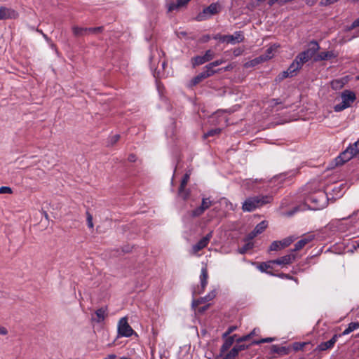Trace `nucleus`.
I'll use <instances>...</instances> for the list:
<instances>
[{
  "label": "nucleus",
  "mask_w": 359,
  "mask_h": 359,
  "mask_svg": "<svg viewBox=\"0 0 359 359\" xmlns=\"http://www.w3.org/2000/svg\"><path fill=\"white\" fill-rule=\"evenodd\" d=\"M271 196H259L250 197L243 203L242 209L243 211L251 212L257 208H259L271 201Z\"/></svg>",
  "instance_id": "nucleus-1"
},
{
  "label": "nucleus",
  "mask_w": 359,
  "mask_h": 359,
  "mask_svg": "<svg viewBox=\"0 0 359 359\" xmlns=\"http://www.w3.org/2000/svg\"><path fill=\"white\" fill-rule=\"evenodd\" d=\"M354 157H359V140L353 144H350L336 158V165H341Z\"/></svg>",
  "instance_id": "nucleus-2"
},
{
  "label": "nucleus",
  "mask_w": 359,
  "mask_h": 359,
  "mask_svg": "<svg viewBox=\"0 0 359 359\" xmlns=\"http://www.w3.org/2000/svg\"><path fill=\"white\" fill-rule=\"evenodd\" d=\"M320 46L316 41H311L309 48L300 53L295 58V60L299 62V64L302 67V65L311 60L319 50Z\"/></svg>",
  "instance_id": "nucleus-3"
},
{
  "label": "nucleus",
  "mask_w": 359,
  "mask_h": 359,
  "mask_svg": "<svg viewBox=\"0 0 359 359\" xmlns=\"http://www.w3.org/2000/svg\"><path fill=\"white\" fill-rule=\"evenodd\" d=\"M306 203H311V208L313 210L323 209L326 207L327 203V196L324 191H318L306 198Z\"/></svg>",
  "instance_id": "nucleus-4"
},
{
  "label": "nucleus",
  "mask_w": 359,
  "mask_h": 359,
  "mask_svg": "<svg viewBox=\"0 0 359 359\" xmlns=\"http://www.w3.org/2000/svg\"><path fill=\"white\" fill-rule=\"evenodd\" d=\"M341 102L334 107L335 111H341L344 109L351 107L355 100L356 97L353 92L351 90H344L341 95Z\"/></svg>",
  "instance_id": "nucleus-5"
},
{
  "label": "nucleus",
  "mask_w": 359,
  "mask_h": 359,
  "mask_svg": "<svg viewBox=\"0 0 359 359\" xmlns=\"http://www.w3.org/2000/svg\"><path fill=\"white\" fill-rule=\"evenodd\" d=\"M117 331L118 336L123 337H130L133 334H136L128 324L127 317H123L118 320Z\"/></svg>",
  "instance_id": "nucleus-6"
},
{
  "label": "nucleus",
  "mask_w": 359,
  "mask_h": 359,
  "mask_svg": "<svg viewBox=\"0 0 359 359\" xmlns=\"http://www.w3.org/2000/svg\"><path fill=\"white\" fill-rule=\"evenodd\" d=\"M221 10V6L218 3L211 4L208 7L203 9V12L198 15V20H204L212 15L219 13Z\"/></svg>",
  "instance_id": "nucleus-7"
},
{
  "label": "nucleus",
  "mask_w": 359,
  "mask_h": 359,
  "mask_svg": "<svg viewBox=\"0 0 359 359\" xmlns=\"http://www.w3.org/2000/svg\"><path fill=\"white\" fill-rule=\"evenodd\" d=\"M294 240H295L294 237L290 236V237L285 238L281 241H275L271 244V245L269 247V250L270 251H278L282 249H284V248L288 247L292 243H293Z\"/></svg>",
  "instance_id": "nucleus-8"
},
{
  "label": "nucleus",
  "mask_w": 359,
  "mask_h": 359,
  "mask_svg": "<svg viewBox=\"0 0 359 359\" xmlns=\"http://www.w3.org/2000/svg\"><path fill=\"white\" fill-rule=\"evenodd\" d=\"M212 237V232L208 233L205 236L202 238L198 243L194 245L191 248V253L196 255L200 250L205 248L209 243Z\"/></svg>",
  "instance_id": "nucleus-9"
},
{
  "label": "nucleus",
  "mask_w": 359,
  "mask_h": 359,
  "mask_svg": "<svg viewBox=\"0 0 359 359\" xmlns=\"http://www.w3.org/2000/svg\"><path fill=\"white\" fill-rule=\"evenodd\" d=\"M18 17V13L12 8L0 7V20H13Z\"/></svg>",
  "instance_id": "nucleus-10"
},
{
  "label": "nucleus",
  "mask_w": 359,
  "mask_h": 359,
  "mask_svg": "<svg viewBox=\"0 0 359 359\" xmlns=\"http://www.w3.org/2000/svg\"><path fill=\"white\" fill-rule=\"evenodd\" d=\"M213 201H212L209 198H203L202 199L201 205L191 212V215L193 217H198L203 215L206 210L213 205Z\"/></svg>",
  "instance_id": "nucleus-11"
},
{
  "label": "nucleus",
  "mask_w": 359,
  "mask_h": 359,
  "mask_svg": "<svg viewBox=\"0 0 359 359\" xmlns=\"http://www.w3.org/2000/svg\"><path fill=\"white\" fill-rule=\"evenodd\" d=\"M215 56L214 53L208 50L205 52L204 55L196 56L192 59V65L194 67L203 65L206 62L211 60Z\"/></svg>",
  "instance_id": "nucleus-12"
},
{
  "label": "nucleus",
  "mask_w": 359,
  "mask_h": 359,
  "mask_svg": "<svg viewBox=\"0 0 359 359\" xmlns=\"http://www.w3.org/2000/svg\"><path fill=\"white\" fill-rule=\"evenodd\" d=\"M296 259V255L291 251L290 253L283 256L277 259L273 260L275 264L280 265L281 266H285L292 264Z\"/></svg>",
  "instance_id": "nucleus-13"
},
{
  "label": "nucleus",
  "mask_w": 359,
  "mask_h": 359,
  "mask_svg": "<svg viewBox=\"0 0 359 359\" xmlns=\"http://www.w3.org/2000/svg\"><path fill=\"white\" fill-rule=\"evenodd\" d=\"M314 239V235L309 233L304 235L294 245V248L292 252L299 251L302 250L306 245L311 242Z\"/></svg>",
  "instance_id": "nucleus-14"
},
{
  "label": "nucleus",
  "mask_w": 359,
  "mask_h": 359,
  "mask_svg": "<svg viewBox=\"0 0 359 359\" xmlns=\"http://www.w3.org/2000/svg\"><path fill=\"white\" fill-rule=\"evenodd\" d=\"M102 27H97L94 28H83L74 26L72 27V32L75 36H82L86 34L88 32L95 33L101 32Z\"/></svg>",
  "instance_id": "nucleus-15"
},
{
  "label": "nucleus",
  "mask_w": 359,
  "mask_h": 359,
  "mask_svg": "<svg viewBox=\"0 0 359 359\" xmlns=\"http://www.w3.org/2000/svg\"><path fill=\"white\" fill-rule=\"evenodd\" d=\"M208 270H207L206 266H204L201 269V276H200L201 289V290L198 289L197 290H195L194 292V294H200L204 290L205 287H206V285L208 284Z\"/></svg>",
  "instance_id": "nucleus-16"
},
{
  "label": "nucleus",
  "mask_w": 359,
  "mask_h": 359,
  "mask_svg": "<svg viewBox=\"0 0 359 359\" xmlns=\"http://www.w3.org/2000/svg\"><path fill=\"white\" fill-rule=\"evenodd\" d=\"M226 43L232 45L242 42L244 40V36L242 32H236L231 35H226Z\"/></svg>",
  "instance_id": "nucleus-17"
},
{
  "label": "nucleus",
  "mask_w": 359,
  "mask_h": 359,
  "mask_svg": "<svg viewBox=\"0 0 359 359\" xmlns=\"http://www.w3.org/2000/svg\"><path fill=\"white\" fill-rule=\"evenodd\" d=\"M268 224L266 221H262L259 223L255 228V229L248 234V238L252 240L257 235L262 233L267 227Z\"/></svg>",
  "instance_id": "nucleus-18"
},
{
  "label": "nucleus",
  "mask_w": 359,
  "mask_h": 359,
  "mask_svg": "<svg viewBox=\"0 0 359 359\" xmlns=\"http://www.w3.org/2000/svg\"><path fill=\"white\" fill-rule=\"evenodd\" d=\"M355 219H359V211L355 212L348 219L341 220L338 226L339 230L341 231H346V230L348 229V228L346 227L345 226L348 225L349 223L352 222L353 220Z\"/></svg>",
  "instance_id": "nucleus-19"
},
{
  "label": "nucleus",
  "mask_w": 359,
  "mask_h": 359,
  "mask_svg": "<svg viewBox=\"0 0 359 359\" xmlns=\"http://www.w3.org/2000/svg\"><path fill=\"white\" fill-rule=\"evenodd\" d=\"M338 336L337 334L334 335L331 339H330L327 341L322 342L320 344L316 349L320 351H326L327 349H330L333 347L334 344L336 343L337 340Z\"/></svg>",
  "instance_id": "nucleus-20"
},
{
  "label": "nucleus",
  "mask_w": 359,
  "mask_h": 359,
  "mask_svg": "<svg viewBox=\"0 0 359 359\" xmlns=\"http://www.w3.org/2000/svg\"><path fill=\"white\" fill-rule=\"evenodd\" d=\"M95 316L93 317V320L97 323H102L104 320L106 316H107V308L102 307L96 310L95 313Z\"/></svg>",
  "instance_id": "nucleus-21"
},
{
  "label": "nucleus",
  "mask_w": 359,
  "mask_h": 359,
  "mask_svg": "<svg viewBox=\"0 0 359 359\" xmlns=\"http://www.w3.org/2000/svg\"><path fill=\"white\" fill-rule=\"evenodd\" d=\"M189 1L190 0H177L176 2H170L168 4V10L169 12L178 10L185 6Z\"/></svg>",
  "instance_id": "nucleus-22"
},
{
  "label": "nucleus",
  "mask_w": 359,
  "mask_h": 359,
  "mask_svg": "<svg viewBox=\"0 0 359 359\" xmlns=\"http://www.w3.org/2000/svg\"><path fill=\"white\" fill-rule=\"evenodd\" d=\"M279 47L277 44H273L267 48L266 53L261 55L264 61H267L274 57L275 53L277 52L278 48Z\"/></svg>",
  "instance_id": "nucleus-23"
},
{
  "label": "nucleus",
  "mask_w": 359,
  "mask_h": 359,
  "mask_svg": "<svg viewBox=\"0 0 359 359\" xmlns=\"http://www.w3.org/2000/svg\"><path fill=\"white\" fill-rule=\"evenodd\" d=\"M335 57H337V55L332 50L321 52L317 55V57L315 58V60H328Z\"/></svg>",
  "instance_id": "nucleus-24"
},
{
  "label": "nucleus",
  "mask_w": 359,
  "mask_h": 359,
  "mask_svg": "<svg viewBox=\"0 0 359 359\" xmlns=\"http://www.w3.org/2000/svg\"><path fill=\"white\" fill-rule=\"evenodd\" d=\"M260 182H262V180H259L257 179H255V180L247 179L243 182L242 186L244 188H245L246 189L250 190V189H253L254 188H255L256 184Z\"/></svg>",
  "instance_id": "nucleus-25"
},
{
  "label": "nucleus",
  "mask_w": 359,
  "mask_h": 359,
  "mask_svg": "<svg viewBox=\"0 0 359 359\" xmlns=\"http://www.w3.org/2000/svg\"><path fill=\"white\" fill-rule=\"evenodd\" d=\"M247 348L248 346L245 345L236 344L233 347V348L229 351L228 354L236 358L240 351H243Z\"/></svg>",
  "instance_id": "nucleus-26"
},
{
  "label": "nucleus",
  "mask_w": 359,
  "mask_h": 359,
  "mask_svg": "<svg viewBox=\"0 0 359 359\" xmlns=\"http://www.w3.org/2000/svg\"><path fill=\"white\" fill-rule=\"evenodd\" d=\"M273 264H275V263L273 262V260L269 261L267 262H262L259 265L258 269L262 272L271 273L270 272L268 271V270L273 269Z\"/></svg>",
  "instance_id": "nucleus-27"
},
{
  "label": "nucleus",
  "mask_w": 359,
  "mask_h": 359,
  "mask_svg": "<svg viewBox=\"0 0 359 359\" xmlns=\"http://www.w3.org/2000/svg\"><path fill=\"white\" fill-rule=\"evenodd\" d=\"M236 337V335L230 336L226 339L224 344L222 345V346L221 348L222 352H224V351H227L231 346V345L233 344V342L235 341Z\"/></svg>",
  "instance_id": "nucleus-28"
},
{
  "label": "nucleus",
  "mask_w": 359,
  "mask_h": 359,
  "mask_svg": "<svg viewBox=\"0 0 359 359\" xmlns=\"http://www.w3.org/2000/svg\"><path fill=\"white\" fill-rule=\"evenodd\" d=\"M301 67L302 66L299 64V62L294 60L293 62L290 65L288 69L285 71V73H291L293 76L299 69H301Z\"/></svg>",
  "instance_id": "nucleus-29"
},
{
  "label": "nucleus",
  "mask_w": 359,
  "mask_h": 359,
  "mask_svg": "<svg viewBox=\"0 0 359 359\" xmlns=\"http://www.w3.org/2000/svg\"><path fill=\"white\" fill-rule=\"evenodd\" d=\"M253 246H254L253 242L252 241V240H250L248 238V236L245 239V244L244 245L243 247H242L239 249V252L241 254H245L248 250L252 249L253 248Z\"/></svg>",
  "instance_id": "nucleus-30"
},
{
  "label": "nucleus",
  "mask_w": 359,
  "mask_h": 359,
  "mask_svg": "<svg viewBox=\"0 0 359 359\" xmlns=\"http://www.w3.org/2000/svg\"><path fill=\"white\" fill-rule=\"evenodd\" d=\"M190 195V191L186 189V187H180L178 190V196L183 200H187Z\"/></svg>",
  "instance_id": "nucleus-31"
},
{
  "label": "nucleus",
  "mask_w": 359,
  "mask_h": 359,
  "mask_svg": "<svg viewBox=\"0 0 359 359\" xmlns=\"http://www.w3.org/2000/svg\"><path fill=\"white\" fill-rule=\"evenodd\" d=\"M358 328H359L358 323H351L348 324L347 328H346L344 330L342 334L347 335V334H350L351 332H352L353 331L357 330Z\"/></svg>",
  "instance_id": "nucleus-32"
},
{
  "label": "nucleus",
  "mask_w": 359,
  "mask_h": 359,
  "mask_svg": "<svg viewBox=\"0 0 359 359\" xmlns=\"http://www.w3.org/2000/svg\"><path fill=\"white\" fill-rule=\"evenodd\" d=\"M264 62V61L262 57L259 56V57H256L250 61L247 62L244 66L245 67L248 68V67L256 66L257 65L260 64Z\"/></svg>",
  "instance_id": "nucleus-33"
},
{
  "label": "nucleus",
  "mask_w": 359,
  "mask_h": 359,
  "mask_svg": "<svg viewBox=\"0 0 359 359\" xmlns=\"http://www.w3.org/2000/svg\"><path fill=\"white\" fill-rule=\"evenodd\" d=\"M345 84L344 79H335L331 82V86L334 90L341 89Z\"/></svg>",
  "instance_id": "nucleus-34"
},
{
  "label": "nucleus",
  "mask_w": 359,
  "mask_h": 359,
  "mask_svg": "<svg viewBox=\"0 0 359 359\" xmlns=\"http://www.w3.org/2000/svg\"><path fill=\"white\" fill-rule=\"evenodd\" d=\"M219 203L222 205H225V207L226 208V209L228 210H234V206L233 205L230 203L228 199L225 198H222L220 199L219 201Z\"/></svg>",
  "instance_id": "nucleus-35"
},
{
  "label": "nucleus",
  "mask_w": 359,
  "mask_h": 359,
  "mask_svg": "<svg viewBox=\"0 0 359 359\" xmlns=\"http://www.w3.org/2000/svg\"><path fill=\"white\" fill-rule=\"evenodd\" d=\"M208 77V74H205L203 72H201L200 74H198V76H196L195 78L193 79L192 83L194 85H196L197 83H198L199 82H201V81H203V79H205Z\"/></svg>",
  "instance_id": "nucleus-36"
},
{
  "label": "nucleus",
  "mask_w": 359,
  "mask_h": 359,
  "mask_svg": "<svg viewBox=\"0 0 359 359\" xmlns=\"http://www.w3.org/2000/svg\"><path fill=\"white\" fill-rule=\"evenodd\" d=\"M220 133H221L220 128L212 129V130H209L208 133L204 134V138H207L208 137L219 135Z\"/></svg>",
  "instance_id": "nucleus-37"
},
{
  "label": "nucleus",
  "mask_w": 359,
  "mask_h": 359,
  "mask_svg": "<svg viewBox=\"0 0 359 359\" xmlns=\"http://www.w3.org/2000/svg\"><path fill=\"white\" fill-rule=\"evenodd\" d=\"M189 178H190V173L189 172H187L184 175V177H183V178H182V181H181L180 187H186L187 183H188V182H189Z\"/></svg>",
  "instance_id": "nucleus-38"
},
{
  "label": "nucleus",
  "mask_w": 359,
  "mask_h": 359,
  "mask_svg": "<svg viewBox=\"0 0 359 359\" xmlns=\"http://www.w3.org/2000/svg\"><path fill=\"white\" fill-rule=\"evenodd\" d=\"M254 333H255V330H253V331H252L250 334H247V335H245V336H243V337H239V338L236 339V341H237L238 343H240V342H241V341H247V340H248V339L250 338V337H251L252 334H254Z\"/></svg>",
  "instance_id": "nucleus-39"
},
{
  "label": "nucleus",
  "mask_w": 359,
  "mask_h": 359,
  "mask_svg": "<svg viewBox=\"0 0 359 359\" xmlns=\"http://www.w3.org/2000/svg\"><path fill=\"white\" fill-rule=\"evenodd\" d=\"M12 193H13V191H12L11 188H10L9 187H0V194H11Z\"/></svg>",
  "instance_id": "nucleus-40"
},
{
  "label": "nucleus",
  "mask_w": 359,
  "mask_h": 359,
  "mask_svg": "<svg viewBox=\"0 0 359 359\" xmlns=\"http://www.w3.org/2000/svg\"><path fill=\"white\" fill-rule=\"evenodd\" d=\"M273 341V338H271V337H268V338H264V339H262L261 340L259 341H254L252 342L253 344H259L261 343H268V342H271Z\"/></svg>",
  "instance_id": "nucleus-41"
},
{
  "label": "nucleus",
  "mask_w": 359,
  "mask_h": 359,
  "mask_svg": "<svg viewBox=\"0 0 359 359\" xmlns=\"http://www.w3.org/2000/svg\"><path fill=\"white\" fill-rule=\"evenodd\" d=\"M213 67H209V64L205 67V70L203 72V74H208V77L213 75L215 72L214 70H212Z\"/></svg>",
  "instance_id": "nucleus-42"
},
{
  "label": "nucleus",
  "mask_w": 359,
  "mask_h": 359,
  "mask_svg": "<svg viewBox=\"0 0 359 359\" xmlns=\"http://www.w3.org/2000/svg\"><path fill=\"white\" fill-rule=\"evenodd\" d=\"M226 35L216 34L214 36V39L223 43H226Z\"/></svg>",
  "instance_id": "nucleus-43"
},
{
  "label": "nucleus",
  "mask_w": 359,
  "mask_h": 359,
  "mask_svg": "<svg viewBox=\"0 0 359 359\" xmlns=\"http://www.w3.org/2000/svg\"><path fill=\"white\" fill-rule=\"evenodd\" d=\"M87 224L89 228H93V217L90 213H87Z\"/></svg>",
  "instance_id": "nucleus-44"
},
{
  "label": "nucleus",
  "mask_w": 359,
  "mask_h": 359,
  "mask_svg": "<svg viewBox=\"0 0 359 359\" xmlns=\"http://www.w3.org/2000/svg\"><path fill=\"white\" fill-rule=\"evenodd\" d=\"M224 62L223 60H217L209 64V67H215L219 66Z\"/></svg>",
  "instance_id": "nucleus-45"
},
{
  "label": "nucleus",
  "mask_w": 359,
  "mask_h": 359,
  "mask_svg": "<svg viewBox=\"0 0 359 359\" xmlns=\"http://www.w3.org/2000/svg\"><path fill=\"white\" fill-rule=\"evenodd\" d=\"M236 326H231L228 328L226 332H225L223 334V337H227L231 332H233L234 330H236Z\"/></svg>",
  "instance_id": "nucleus-46"
},
{
  "label": "nucleus",
  "mask_w": 359,
  "mask_h": 359,
  "mask_svg": "<svg viewBox=\"0 0 359 359\" xmlns=\"http://www.w3.org/2000/svg\"><path fill=\"white\" fill-rule=\"evenodd\" d=\"M215 296H216V291L212 290L207 296H205L204 297V299H205V301H209V300L212 299Z\"/></svg>",
  "instance_id": "nucleus-47"
},
{
  "label": "nucleus",
  "mask_w": 359,
  "mask_h": 359,
  "mask_svg": "<svg viewBox=\"0 0 359 359\" xmlns=\"http://www.w3.org/2000/svg\"><path fill=\"white\" fill-rule=\"evenodd\" d=\"M338 0H322L320 1V5L322 6H327V5H329V4H333L336 1H337Z\"/></svg>",
  "instance_id": "nucleus-48"
},
{
  "label": "nucleus",
  "mask_w": 359,
  "mask_h": 359,
  "mask_svg": "<svg viewBox=\"0 0 359 359\" xmlns=\"http://www.w3.org/2000/svg\"><path fill=\"white\" fill-rule=\"evenodd\" d=\"M8 331L6 327L0 325V335L5 336L8 334Z\"/></svg>",
  "instance_id": "nucleus-49"
},
{
  "label": "nucleus",
  "mask_w": 359,
  "mask_h": 359,
  "mask_svg": "<svg viewBox=\"0 0 359 359\" xmlns=\"http://www.w3.org/2000/svg\"><path fill=\"white\" fill-rule=\"evenodd\" d=\"M119 140L118 135H114L110 137V142L111 144H115Z\"/></svg>",
  "instance_id": "nucleus-50"
},
{
  "label": "nucleus",
  "mask_w": 359,
  "mask_h": 359,
  "mask_svg": "<svg viewBox=\"0 0 359 359\" xmlns=\"http://www.w3.org/2000/svg\"><path fill=\"white\" fill-rule=\"evenodd\" d=\"M278 276H279L282 278L293 279V278L292 276H290L288 274H285V273H280V274L278 275Z\"/></svg>",
  "instance_id": "nucleus-51"
},
{
  "label": "nucleus",
  "mask_w": 359,
  "mask_h": 359,
  "mask_svg": "<svg viewBox=\"0 0 359 359\" xmlns=\"http://www.w3.org/2000/svg\"><path fill=\"white\" fill-rule=\"evenodd\" d=\"M243 50L242 49H241V48L235 49V50H233V55H234L235 56H238V55H240L243 53Z\"/></svg>",
  "instance_id": "nucleus-52"
},
{
  "label": "nucleus",
  "mask_w": 359,
  "mask_h": 359,
  "mask_svg": "<svg viewBox=\"0 0 359 359\" xmlns=\"http://www.w3.org/2000/svg\"><path fill=\"white\" fill-rule=\"evenodd\" d=\"M103 359H117V357L115 354H109Z\"/></svg>",
  "instance_id": "nucleus-53"
},
{
  "label": "nucleus",
  "mask_w": 359,
  "mask_h": 359,
  "mask_svg": "<svg viewBox=\"0 0 359 359\" xmlns=\"http://www.w3.org/2000/svg\"><path fill=\"white\" fill-rule=\"evenodd\" d=\"M358 26H359V18H358V19H357V20H355L353 22V24H352V25H351V27H352V28H353V27H358Z\"/></svg>",
  "instance_id": "nucleus-54"
},
{
  "label": "nucleus",
  "mask_w": 359,
  "mask_h": 359,
  "mask_svg": "<svg viewBox=\"0 0 359 359\" xmlns=\"http://www.w3.org/2000/svg\"><path fill=\"white\" fill-rule=\"evenodd\" d=\"M233 68V65L232 64L225 67L224 69H222L224 71H229L230 69H232Z\"/></svg>",
  "instance_id": "nucleus-55"
},
{
  "label": "nucleus",
  "mask_w": 359,
  "mask_h": 359,
  "mask_svg": "<svg viewBox=\"0 0 359 359\" xmlns=\"http://www.w3.org/2000/svg\"><path fill=\"white\" fill-rule=\"evenodd\" d=\"M288 76H292V74L291 73H287L286 74L285 73V71H284L283 73H282V77L283 78H287Z\"/></svg>",
  "instance_id": "nucleus-56"
},
{
  "label": "nucleus",
  "mask_w": 359,
  "mask_h": 359,
  "mask_svg": "<svg viewBox=\"0 0 359 359\" xmlns=\"http://www.w3.org/2000/svg\"><path fill=\"white\" fill-rule=\"evenodd\" d=\"M224 359H236V358H234L233 357H232L231 355H230L229 354L227 353L225 355V357L224 358Z\"/></svg>",
  "instance_id": "nucleus-57"
},
{
  "label": "nucleus",
  "mask_w": 359,
  "mask_h": 359,
  "mask_svg": "<svg viewBox=\"0 0 359 359\" xmlns=\"http://www.w3.org/2000/svg\"><path fill=\"white\" fill-rule=\"evenodd\" d=\"M129 160H130V161H135V157L134 156H130L129 157Z\"/></svg>",
  "instance_id": "nucleus-58"
},
{
  "label": "nucleus",
  "mask_w": 359,
  "mask_h": 359,
  "mask_svg": "<svg viewBox=\"0 0 359 359\" xmlns=\"http://www.w3.org/2000/svg\"><path fill=\"white\" fill-rule=\"evenodd\" d=\"M192 304H193V306H196L198 304V301H197V302L194 301Z\"/></svg>",
  "instance_id": "nucleus-59"
},
{
  "label": "nucleus",
  "mask_w": 359,
  "mask_h": 359,
  "mask_svg": "<svg viewBox=\"0 0 359 359\" xmlns=\"http://www.w3.org/2000/svg\"><path fill=\"white\" fill-rule=\"evenodd\" d=\"M206 308H207V307L204 306V307H203V308L200 309V311H204L206 309Z\"/></svg>",
  "instance_id": "nucleus-60"
},
{
  "label": "nucleus",
  "mask_w": 359,
  "mask_h": 359,
  "mask_svg": "<svg viewBox=\"0 0 359 359\" xmlns=\"http://www.w3.org/2000/svg\"><path fill=\"white\" fill-rule=\"evenodd\" d=\"M43 37H44L46 40H48V37L46 36V34H43Z\"/></svg>",
  "instance_id": "nucleus-61"
},
{
  "label": "nucleus",
  "mask_w": 359,
  "mask_h": 359,
  "mask_svg": "<svg viewBox=\"0 0 359 359\" xmlns=\"http://www.w3.org/2000/svg\"><path fill=\"white\" fill-rule=\"evenodd\" d=\"M304 345H305V344H304H304H300L301 348H302L303 346H304Z\"/></svg>",
  "instance_id": "nucleus-62"
},
{
  "label": "nucleus",
  "mask_w": 359,
  "mask_h": 359,
  "mask_svg": "<svg viewBox=\"0 0 359 359\" xmlns=\"http://www.w3.org/2000/svg\"><path fill=\"white\" fill-rule=\"evenodd\" d=\"M205 39L208 40L209 39V36L205 37Z\"/></svg>",
  "instance_id": "nucleus-63"
},
{
  "label": "nucleus",
  "mask_w": 359,
  "mask_h": 359,
  "mask_svg": "<svg viewBox=\"0 0 359 359\" xmlns=\"http://www.w3.org/2000/svg\"><path fill=\"white\" fill-rule=\"evenodd\" d=\"M205 39L208 40L209 39V36L205 37Z\"/></svg>",
  "instance_id": "nucleus-64"
}]
</instances>
